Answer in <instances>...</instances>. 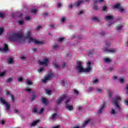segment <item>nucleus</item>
<instances>
[{
  "instance_id": "nucleus-64",
  "label": "nucleus",
  "mask_w": 128,
  "mask_h": 128,
  "mask_svg": "<svg viewBox=\"0 0 128 128\" xmlns=\"http://www.w3.org/2000/svg\"><path fill=\"white\" fill-rule=\"evenodd\" d=\"M126 90H128V85L126 87Z\"/></svg>"
},
{
  "instance_id": "nucleus-36",
  "label": "nucleus",
  "mask_w": 128,
  "mask_h": 128,
  "mask_svg": "<svg viewBox=\"0 0 128 128\" xmlns=\"http://www.w3.org/2000/svg\"><path fill=\"white\" fill-rule=\"evenodd\" d=\"M74 94H76V96H78V91L76 90H74Z\"/></svg>"
},
{
  "instance_id": "nucleus-61",
  "label": "nucleus",
  "mask_w": 128,
  "mask_h": 128,
  "mask_svg": "<svg viewBox=\"0 0 128 128\" xmlns=\"http://www.w3.org/2000/svg\"><path fill=\"white\" fill-rule=\"evenodd\" d=\"M58 48V46H54V50H56V48Z\"/></svg>"
},
{
  "instance_id": "nucleus-55",
  "label": "nucleus",
  "mask_w": 128,
  "mask_h": 128,
  "mask_svg": "<svg viewBox=\"0 0 128 128\" xmlns=\"http://www.w3.org/2000/svg\"><path fill=\"white\" fill-rule=\"evenodd\" d=\"M34 98H36V96L34 95H33L32 96V100H34Z\"/></svg>"
},
{
  "instance_id": "nucleus-7",
  "label": "nucleus",
  "mask_w": 128,
  "mask_h": 128,
  "mask_svg": "<svg viewBox=\"0 0 128 128\" xmlns=\"http://www.w3.org/2000/svg\"><path fill=\"white\" fill-rule=\"evenodd\" d=\"M54 76V74L52 73H50L48 74V75L44 78L42 79V82L44 84H46V82H48L50 80H52V78Z\"/></svg>"
},
{
  "instance_id": "nucleus-3",
  "label": "nucleus",
  "mask_w": 128,
  "mask_h": 128,
  "mask_svg": "<svg viewBox=\"0 0 128 128\" xmlns=\"http://www.w3.org/2000/svg\"><path fill=\"white\" fill-rule=\"evenodd\" d=\"M122 100V98L120 96H116L114 100H112V104L114 106V108H112L110 111L111 114H116L120 110V106L118 105L120 102Z\"/></svg>"
},
{
  "instance_id": "nucleus-43",
  "label": "nucleus",
  "mask_w": 128,
  "mask_h": 128,
  "mask_svg": "<svg viewBox=\"0 0 128 128\" xmlns=\"http://www.w3.org/2000/svg\"><path fill=\"white\" fill-rule=\"evenodd\" d=\"M4 14L2 12H0V18H4Z\"/></svg>"
},
{
  "instance_id": "nucleus-35",
  "label": "nucleus",
  "mask_w": 128,
  "mask_h": 128,
  "mask_svg": "<svg viewBox=\"0 0 128 128\" xmlns=\"http://www.w3.org/2000/svg\"><path fill=\"white\" fill-rule=\"evenodd\" d=\"M64 38H59L58 39V42H64Z\"/></svg>"
},
{
  "instance_id": "nucleus-48",
  "label": "nucleus",
  "mask_w": 128,
  "mask_h": 128,
  "mask_svg": "<svg viewBox=\"0 0 128 128\" xmlns=\"http://www.w3.org/2000/svg\"><path fill=\"white\" fill-rule=\"evenodd\" d=\"M112 94V91H109L108 92V94L109 96H111Z\"/></svg>"
},
{
  "instance_id": "nucleus-22",
  "label": "nucleus",
  "mask_w": 128,
  "mask_h": 128,
  "mask_svg": "<svg viewBox=\"0 0 128 128\" xmlns=\"http://www.w3.org/2000/svg\"><path fill=\"white\" fill-rule=\"evenodd\" d=\"M52 92V90L50 89H47L46 90V92L47 94H51Z\"/></svg>"
},
{
  "instance_id": "nucleus-56",
  "label": "nucleus",
  "mask_w": 128,
  "mask_h": 128,
  "mask_svg": "<svg viewBox=\"0 0 128 128\" xmlns=\"http://www.w3.org/2000/svg\"><path fill=\"white\" fill-rule=\"evenodd\" d=\"M20 59H21V60H25V59H26V58H24V56H22L20 57Z\"/></svg>"
},
{
  "instance_id": "nucleus-25",
  "label": "nucleus",
  "mask_w": 128,
  "mask_h": 128,
  "mask_svg": "<svg viewBox=\"0 0 128 128\" xmlns=\"http://www.w3.org/2000/svg\"><path fill=\"white\" fill-rule=\"evenodd\" d=\"M8 62L10 64H14V60H12V58H9L8 60Z\"/></svg>"
},
{
  "instance_id": "nucleus-14",
  "label": "nucleus",
  "mask_w": 128,
  "mask_h": 128,
  "mask_svg": "<svg viewBox=\"0 0 128 128\" xmlns=\"http://www.w3.org/2000/svg\"><path fill=\"white\" fill-rule=\"evenodd\" d=\"M8 48L6 44H4V48H0V51L1 50L2 52H8Z\"/></svg>"
},
{
  "instance_id": "nucleus-32",
  "label": "nucleus",
  "mask_w": 128,
  "mask_h": 128,
  "mask_svg": "<svg viewBox=\"0 0 128 128\" xmlns=\"http://www.w3.org/2000/svg\"><path fill=\"white\" fill-rule=\"evenodd\" d=\"M119 81L120 82L121 84H122V82H124V79L123 78H120L119 80Z\"/></svg>"
},
{
  "instance_id": "nucleus-34",
  "label": "nucleus",
  "mask_w": 128,
  "mask_h": 128,
  "mask_svg": "<svg viewBox=\"0 0 128 128\" xmlns=\"http://www.w3.org/2000/svg\"><path fill=\"white\" fill-rule=\"evenodd\" d=\"M26 20H32V18L30 16H26L25 18Z\"/></svg>"
},
{
  "instance_id": "nucleus-57",
  "label": "nucleus",
  "mask_w": 128,
  "mask_h": 128,
  "mask_svg": "<svg viewBox=\"0 0 128 128\" xmlns=\"http://www.w3.org/2000/svg\"><path fill=\"white\" fill-rule=\"evenodd\" d=\"M93 8H94V10H98V6H94L93 7Z\"/></svg>"
},
{
  "instance_id": "nucleus-24",
  "label": "nucleus",
  "mask_w": 128,
  "mask_h": 128,
  "mask_svg": "<svg viewBox=\"0 0 128 128\" xmlns=\"http://www.w3.org/2000/svg\"><path fill=\"white\" fill-rule=\"evenodd\" d=\"M38 72H39V74H42V72H44V68H40L38 69Z\"/></svg>"
},
{
  "instance_id": "nucleus-19",
  "label": "nucleus",
  "mask_w": 128,
  "mask_h": 128,
  "mask_svg": "<svg viewBox=\"0 0 128 128\" xmlns=\"http://www.w3.org/2000/svg\"><path fill=\"white\" fill-rule=\"evenodd\" d=\"M38 122H40V120H36V121H34L31 124V126H36V124H38Z\"/></svg>"
},
{
  "instance_id": "nucleus-42",
  "label": "nucleus",
  "mask_w": 128,
  "mask_h": 128,
  "mask_svg": "<svg viewBox=\"0 0 128 128\" xmlns=\"http://www.w3.org/2000/svg\"><path fill=\"white\" fill-rule=\"evenodd\" d=\"M38 12V10L36 9H33L32 10V12H33L34 14H36V12Z\"/></svg>"
},
{
  "instance_id": "nucleus-1",
  "label": "nucleus",
  "mask_w": 128,
  "mask_h": 128,
  "mask_svg": "<svg viewBox=\"0 0 128 128\" xmlns=\"http://www.w3.org/2000/svg\"><path fill=\"white\" fill-rule=\"evenodd\" d=\"M8 37L11 42L28 40L29 42H34L36 44H44L42 42L35 40L34 38L32 36V32L30 30L27 32L26 36H22V34L11 33L8 34Z\"/></svg>"
},
{
  "instance_id": "nucleus-53",
  "label": "nucleus",
  "mask_w": 128,
  "mask_h": 128,
  "mask_svg": "<svg viewBox=\"0 0 128 128\" xmlns=\"http://www.w3.org/2000/svg\"><path fill=\"white\" fill-rule=\"evenodd\" d=\"M0 124H4V120H1Z\"/></svg>"
},
{
  "instance_id": "nucleus-10",
  "label": "nucleus",
  "mask_w": 128,
  "mask_h": 128,
  "mask_svg": "<svg viewBox=\"0 0 128 128\" xmlns=\"http://www.w3.org/2000/svg\"><path fill=\"white\" fill-rule=\"evenodd\" d=\"M39 64H40V66H48V59L44 58L42 61L39 62Z\"/></svg>"
},
{
  "instance_id": "nucleus-11",
  "label": "nucleus",
  "mask_w": 128,
  "mask_h": 128,
  "mask_svg": "<svg viewBox=\"0 0 128 128\" xmlns=\"http://www.w3.org/2000/svg\"><path fill=\"white\" fill-rule=\"evenodd\" d=\"M54 66L57 70H59L60 68H64L66 66V63L63 62L62 66H60L58 63H54Z\"/></svg>"
},
{
  "instance_id": "nucleus-26",
  "label": "nucleus",
  "mask_w": 128,
  "mask_h": 128,
  "mask_svg": "<svg viewBox=\"0 0 128 128\" xmlns=\"http://www.w3.org/2000/svg\"><path fill=\"white\" fill-rule=\"evenodd\" d=\"M6 71H4L2 72H0V78H2V76H4V74H6Z\"/></svg>"
},
{
  "instance_id": "nucleus-12",
  "label": "nucleus",
  "mask_w": 128,
  "mask_h": 128,
  "mask_svg": "<svg viewBox=\"0 0 128 128\" xmlns=\"http://www.w3.org/2000/svg\"><path fill=\"white\" fill-rule=\"evenodd\" d=\"M44 110V108H41L40 110L38 108H34L33 110V112H38V114H42Z\"/></svg>"
},
{
  "instance_id": "nucleus-30",
  "label": "nucleus",
  "mask_w": 128,
  "mask_h": 128,
  "mask_svg": "<svg viewBox=\"0 0 128 128\" xmlns=\"http://www.w3.org/2000/svg\"><path fill=\"white\" fill-rule=\"evenodd\" d=\"M27 82V84L29 85H32V80H26Z\"/></svg>"
},
{
  "instance_id": "nucleus-58",
  "label": "nucleus",
  "mask_w": 128,
  "mask_h": 128,
  "mask_svg": "<svg viewBox=\"0 0 128 128\" xmlns=\"http://www.w3.org/2000/svg\"><path fill=\"white\" fill-rule=\"evenodd\" d=\"M116 78H118V76H113V80H116Z\"/></svg>"
},
{
  "instance_id": "nucleus-63",
  "label": "nucleus",
  "mask_w": 128,
  "mask_h": 128,
  "mask_svg": "<svg viewBox=\"0 0 128 128\" xmlns=\"http://www.w3.org/2000/svg\"><path fill=\"white\" fill-rule=\"evenodd\" d=\"M92 90V88H89V90Z\"/></svg>"
},
{
  "instance_id": "nucleus-59",
  "label": "nucleus",
  "mask_w": 128,
  "mask_h": 128,
  "mask_svg": "<svg viewBox=\"0 0 128 128\" xmlns=\"http://www.w3.org/2000/svg\"><path fill=\"white\" fill-rule=\"evenodd\" d=\"M52 128H60V126H54V127H53Z\"/></svg>"
},
{
  "instance_id": "nucleus-46",
  "label": "nucleus",
  "mask_w": 128,
  "mask_h": 128,
  "mask_svg": "<svg viewBox=\"0 0 128 128\" xmlns=\"http://www.w3.org/2000/svg\"><path fill=\"white\" fill-rule=\"evenodd\" d=\"M24 78L20 77L18 78V82H22Z\"/></svg>"
},
{
  "instance_id": "nucleus-21",
  "label": "nucleus",
  "mask_w": 128,
  "mask_h": 128,
  "mask_svg": "<svg viewBox=\"0 0 128 128\" xmlns=\"http://www.w3.org/2000/svg\"><path fill=\"white\" fill-rule=\"evenodd\" d=\"M104 62H112V60L110 59V58H106L104 59Z\"/></svg>"
},
{
  "instance_id": "nucleus-40",
  "label": "nucleus",
  "mask_w": 128,
  "mask_h": 128,
  "mask_svg": "<svg viewBox=\"0 0 128 128\" xmlns=\"http://www.w3.org/2000/svg\"><path fill=\"white\" fill-rule=\"evenodd\" d=\"M18 24H24V21L22 20L18 21Z\"/></svg>"
},
{
  "instance_id": "nucleus-23",
  "label": "nucleus",
  "mask_w": 128,
  "mask_h": 128,
  "mask_svg": "<svg viewBox=\"0 0 128 128\" xmlns=\"http://www.w3.org/2000/svg\"><path fill=\"white\" fill-rule=\"evenodd\" d=\"M60 84L62 86H66V80H62L60 82Z\"/></svg>"
},
{
  "instance_id": "nucleus-38",
  "label": "nucleus",
  "mask_w": 128,
  "mask_h": 128,
  "mask_svg": "<svg viewBox=\"0 0 128 128\" xmlns=\"http://www.w3.org/2000/svg\"><path fill=\"white\" fill-rule=\"evenodd\" d=\"M103 10L106 11L108 10V6H104L103 7Z\"/></svg>"
},
{
  "instance_id": "nucleus-27",
  "label": "nucleus",
  "mask_w": 128,
  "mask_h": 128,
  "mask_svg": "<svg viewBox=\"0 0 128 128\" xmlns=\"http://www.w3.org/2000/svg\"><path fill=\"white\" fill-rule=\"evenodd\" d=\"M122 28V25H119L116 27V30H120Z\"/></svg>"
},
{
  "instance_id": "nucleus-51",
  "label": "nucleus",
  "mask_w": 128,
  "mask_h": 128,
  "mask_svg": "<svg viewBox=\"0 0 128 128\" xmlns=\"http://www.w3.org/2000/svg\"><path fill=\"white\" fill-rule=\"evenodd\" d=\"M40 28H42V26H38L36 28V30H40Z\"/></svg>"
},
{
  "instance_id": "nucleus-5",
  "label": "nucleus",
  "mask_w": 128,
  "mask_h": 128,
  "mask_svg": "<svg viewBox=\"0 0 128 128\" xmlns=\"http://www.w3.org/2000/svg\"><path fill=\"white\" fill-rule=\"evenodd\" d=\"M110 44H106L105 47L103 48L104 52H110V54H114V52H116V50L114 48H110Z\"/></svg>"
},
{
  "instance_id": "nucleus-60",
  "label": "nucleus",
  "mask_w": 128,
  "mask_h": 128,
  "mask_svg": "<svg viewBox=\"0 0 128 128\" xmlns=\"http://www.w3.org/2000/svg\"><path fill=\"white\" fill-rule=\"evenodd\" d=\"M126 46H128V40H127V41L126 42Z\"/></svg>"
},
{
  "instance_id": "nucleus-33",
  "label": "nucleus",
  "mask_w": 128,
  "mask_h": 128,
  "mask_svg": "<svg viewBox=\"0 0 128 128\" xmlns=\"http://www.w3.org/2000/svg\"><path fill=\"white\" fill-rule=\"evenodd\" d=\"M92 20H94V22H98V19L96 17H93L92 18Z\"/></svg>"
},
{
  "instance_id": "nucleus-28",
  "label": "nucleus",
  "mask_w": 128,
  "mask_h": 128,
  "mask_svg": "<svg viewBox=\"0 0 128 128\" xmlns=\"http://www.w3.org/2000/svg\"><path fill=\"white\" fill-rule=\"evenodd\" d=\"M93 84H98V79H95L93 80Z\"/></svg>"
},
{
  "instance_id": "nucleus-16",
  "label": "nucleus",
  "mask_w": 128,
  "mask_h": 128,
  "mask_svg": "<svg viewBox=\"0 0 128 128\" xmlns=\"http://www.w3.org/2000/svg\"><path fill=\"white\" fill-rule=\"evenodd\" d=\"M6 96H10L12 102H14V96L12 94H10V92L7 91L6 92Z\"/></svg>"
},
{
  "instance_id": "nucleus-2",
  "label": "nucleus",
  "mask_w": 128,
  "mask_h": 128,
  "mask_svg": "<svg viewBox=\"0 0 128 128\" xmlns=\"http://www.w3.org/2000/svg\"><path fill=\"white\" fill-rule=\"evenodd\" d=\"M92 62H88L86 64V68H84L82 62H78L77 65L76 66V70L79 72H92Z\"/></svg>"
},
{
  "instance_id": "nucleus-4",
  "label": "nucleus",
  "mask_w": 128,
  "mask_h": 128,
  "mask_svg": "<svg viewBox=\"0 0 128 128\" xmlns=\"http://www.w3.org/2000/svg\"><path fill=\"white\" fill-rule=\"evenodd\" d=\"M65 100L64 102L66 104V108L68 110H74V106L70 104V98H68L66 96H64L60 98L57 100V104H60L62 102Z\"/></svg>"
},
{
  "instance_id": "nucleus-62",
  "label": "nucleus",
  "mask_w": 128,
  "mask_h": 128,
  "mask_svg": "<svg viewBox=\"0 0 128 128\" xmlns=\"http://www.w3.org/2000/svg\"><path fill=\"white\" fill-rule=\"evenodd\" d=\"M33 50L34 52H36V48H33Z\"/></svg>"
},
{
  "instance_id": "nucleus-18",
  "label": "nucleus",
  "mask_w": 128,
  "mask_h": 128,
  "mask_svg": "<svg viewBox=\"0 0 128 128\" xmlns=\"http://www.w3.org/2000/svg\"><path fill=\"white\" fill-rule=\"evenodd\" d=\"M41 100H42V102L44 104H48V102L46 98H42Z\"/></svg>"
},
{
  "instance_id": "nucleus-31",
  "label": "nucleus",
  "mask_w": 128,
  "mask_h": 128,
  "mask_svg": "<svg viewBox=\"0 0 128 128\" xmlns=\"http://www.w3.org/2000/svg\"><path fill=\"white\" fill-rule=\"evenodd\" d=\"M56 114H53L51 117L52 120H54L56 118Z\"/></svg>"
},
{
  "instance_id": "nucleus-37",
  "label": "nucleus",
  "mask_w": 128,
  "mask_h": 128,
  "mask_svg": "<svg viewBox=\"0 0 128 128\" xmlns=\"http://www.w3.org/2000/svg\"><path fill=\"white\" fill-rule=\"evenodd\" d=\"M78 108V110H82L83 108V107L82 106H79Z\"/></svg>"
},
{
  "instance_id": "nucleus-29",
  "label": "nucleus",
  "mask_w": 128,
  "mask_h": 128,
  "mask_svg": "<svg viewBox=\"0 0 128 128\" xmlns=\"http://www.w3.org/2000/svg\"><path fill=\"white\" fill-rule=\"evenodd\" d=\"M66 20V17H62L61 18V22H64Z\"/></svg>"
},
{
  "instance_id": "nucleus-39",
  "label": "nucleus",
  "mask_w": 128,
  "mask_h": 128,
  "mask_svg": "<svg viewBox=\"0 0 128 128\" xmlns=\"http://www.w3.org/2000/svg\"><path fill=\"white\" fill-rule=\"evenodd\" d=\"M2 32H4V28H0V35L2 34Z\"/></svg>"
},
{
  "instance_id": "nucleus-45",
  "label": "nucleus",
  "mask_w": 128,
  "mask_h": 128,
  "mask_svg": "<svg viewBox=\"0 0 128 128\" xmlns=\"http://www.w3.org/2000/svg\"><path fill=\"white\" fill-rule=\"evenodd\" d=\"M62 6V4L60 2H58L57 4V6L58 8H60V6Z\"/></svg>"
},
{
  "instance_id": "nucleus-13",
  "label": "nucleus",
  "mask_w": 128,
  "mask_h": 128,
  "mask_svg": "<svg viewBox=\"0 0 128 128\" xmlns=\"http://www.w3.org/2000/svg\"><path fill=\"white\" fill-rule=\"evenodd\" d=\"M92 120L90 119L87 120H86L85 121L84 123H83V124H82V128H84V126L88 124H92Z\"/></svg>"
},
{
  "instance_id": "nucleus-8",
  "label": "nucleus",
  "mask_w": 128,
  "mask_h": 128,
  "mask_svg": "<svg viewBox=\"0 0 128 128\" xmlns=\"http://www.w3.org/2000/svg\"><path fill=\"white\" fill-rule=\"evenodd\" d=\"M0 102L2 104H4L5 108H6V110L8 112L10 110V104L2 98H0Z\"/></svg>"
},
{
  "instance_id": "nucleus-9",
  "label": "nucleus",
  "mask_w": 128,
  "mask_h": 128,
  "mask_svg": "<svg viewBox=\"0 0 128 128\" xmlns=\"http://www.w3.org/2000/svg\"><path fill=\"white\" fill-rule=\"evenodd\" d=\"M82 4V0H80L78 2H76V3L70 4L68 5L69 8H72L73 6H78Z\"/></svg>"
},
{
  "instance_id": "nucleus-15",
  "label": "nucleus",
  "mask_w": 128,
  "mask_h": 128,
  "mask_svg": "<svg viewBox=\"0 0 128 128\" xmlns=\"http://www.w3.org/2000/svg\"><path fill=\"white\" fill-rule=\"evenodd\" d=\"M106 106V104H104L102 105H101L100 106V109H99V110H98V114H102V110H104V108Z\"/></svg>"
},
{
  "instance_id": "nucleus-41",
  "label": "nucleus",
  "mask_w": 128,
  "mask_h": 128,
  "mask_svg": "<svg viewBox=\"0 0 128 128\" xmlns=\"http://www.w3.org/2000/svg\"><path fill=\"white\" fill-rule=\"evenodd\" d=\"M97 92H102V90L101 88H98Z\"/></svg>"
},
{
  "instance_id": "nucleus-49",
  "label": "nucleus",
  "mask_w": 128,
  "mask_h": 128,
  "mask_svg": "<svg viewBox=\"0 0 128 128\" xmlns=\"http://www.w3.org/2000/svg\"><path fill=\"white\" fill-rule=\"evenodd\" d=\"M51 28H54V24H52L50 25Z\"/></svg>"
},
{
  "instance_id": "nucleus-20",
  "label": "nucleus",
  "mask_w": 128,
  "mask_h": 128,
  "mask_svg": "<svg viewBox=\"0 0 128 128\" xmlns=\"http://www.w3.org/2000/svg\"><path fill=\"white\" fill-rule=\"evenodd\" d=\"M104 0H94V4H100V2H102Z\"/></svg>"
},
{
  "instance_id": "nucleus-52",
  "label": "nucleus",
  "mask_w": 128,
  "mask_h": 128,
  "mask_svg": "<svg viewBox=\"0 0 128 128\" xmlns=\"http://www.w3.org/2000/svg\"><path fill=\"white\" fill-rule=\"evenodd\" d=\"M20 18H24V15L22 14H21L20 16Z\"/></svg>"
},
{
  "instance_id": "nucleus-17",
  "label": "nucleus",
  "mask_w": 128,
  "mask_h": 128,
  "mask_svg": "<svg viewBox=\"0 0 128 128\" xmlns=\"http://www.w3.org/2000/svg\"><path fill=\"white\" fill-rule=\"evenodd\" d=\"M104 18L106 20H112L114 18V16H105Z\"/></svg>"
},
{
  "instance_id": "nucleus-47",
  "label": "nucleus",
  "mask_w": 128,
  "mask_h": 128,
  "mask_svg": "<svg viewBox=\"0 0 128 128\" xmlns=\"http://www.w3.org/2000/svg\"><path fill=\"white\" fill-rule=\"evenodd\" d=\"M26 92H30V89L28 88H26L25 89Z\"/></svg>"
},
{
  "instance_id": "nucleus-44",
  "label": "nucleus",
  "mask_w": 128,
  "mask_h": 128,
  "mask_svg": "<svg viewBox=\"0 0 128 128\" xmlns=\"http://www.w3.org/2000/svg\"><path fill=\"white\" fill-rule=\"evenodd\" d=\"M12 80V78H9L7 80V82H10Z\"/></svg>"
},
{
  "instance_id": "nucleus-6",
  "label": "nucleus",
  "mask_w": 128,
  "mask_h": 128,
  "mask_svg": "<svg viewBox=\"0 0 128 128\" xmlns=\"http://www.w3.org/2000/svg\"><path fill=\"white\" fill-rule=\"evenodd\" d=\"M112 8H114V10L116 8L118 9V10L120 12H126V9L122 6L120 3L116 4L112 6Z\"/></svg>"
},
{
  "instance_id": "nucleus-54",
  "label": "nucleus",
  "mask_w": 128,
  "mask_h": 128,
  "mask_svg": "<svg viewBox=\"0 0 128 128\" xmlns=\"http://www.w3.org/2000/svg\"><path fill=\"white\" fill-rule=\"evenodd\" d=\"M124 102H125L126 104L128 106V100H125Z\"/></svg>"
},
{
  "instance_id": "nucleus-50",
  "label": "nucleus",
  "mask_w": 128,
  "mask_h": 128,
  "mask_svg": "<svg viewBox=\"0 0 128 128\" xmlns=\"http://www.w3.org/2000/svg\"><path fill=\"white\" fill-rule=\"evenodd\" d=\"M84 14V10H80L78 14Z\"/></svg>"
}]
</instances>
